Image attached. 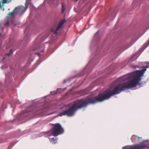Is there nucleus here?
Masks as SVG:
<instances>
[{"instance_id": "f257e3e1", "label": "nucleus", "mask_w": 149, "mask_h": 149, "mask_svg": "<svg viewBox=\"0 0 149 149\" xmlns=\"http://www.w3.org/2000/svg\"><path fill=\"white\" fill-rule=\"evenodd\" d=\"M118 80L121 82H124L118 84L112 91L107 89L103 93H99L97 96L94 97L88 96L85 98L74 102L70 107L60 113L59 116H62L66 115L69 117L72 116L79 109L86 107L89 104H94L98 102H102L109 99L113 95L118 94L123 91L128 89V74L119 77Z\"/></svg>"}, {"instance_id": "f03ea898", "label": "nucleus", "mask_w": 149, "mask_h": 149, "mask_svg": "<svg viewBox=\"0 0 149 149\" xmlns=\"http://www.w3.org/2000/svg\"><path fill=\"white\" fill-rule=\"evenodd\" d=\"M64 132V130L62 127L61 126L59 123H57L53 124V127L51 130L45 132V134L47 135L50 141L53 144H55L57 143V138L50 137L53 136H56L58 135L61 134Z\"/></svg>"}, {"instance_id": "7ed1b4c3", "label": "nucleus", "mask_w": 149, "mask_h": 149, "mask_svg": "<svg viewBox=\"0 0 149 149\" xmlns=\"http://www.w3.org/2000/svg\"><path fill=\"white\" fill-rule=\"evenodd\" d=\"M28 2V1L26 0L25 7L22 5L16 7L13 10V12L10 13L8 14V17L13 18L15 17V15L17 14L22 15L23 14L28 8V6L27 5Z\"/></svg>"}, {"instance_id": "20e7f679", "label": "nucleus", "mask_w": 149, "mask_h": 149, "mask_svg": "<svg viewBox=\"0 0 149 149\" xmlns=\"http://www.w3.org/2000/svg\"><path fill=\"white\" fill-rule=\"evenodd\" d=\"M65 21V19H63L59 22L56 30L54 31V33L56 35L58 33L57 31L61 28L62 26L64 24Z\"/></svg>"}, {"instance_id": "39448f33", "label": "nucleus", "mask_w": 149, "mask_h": 149, "mask_svg": "<svg viewBox=\"0 0 149 149\" xmlns=\"http://www.w3.org/2000/svg\"><path fill=\"white\" fill-rule=\"evenodd\" d=\"M62 89L61 88H58L56 91H51V92L50 93L52 94L53 95H54L55 94L57 93L58 92L59 93V91H61Z\"/></svg>"}, {"instance_id": "423d86ee", "label": "nucleus", "mask_w": 149, "mask_h": 149, "mask_svg": "<svg viewBox=\"0 0 149 149\" xmlns=\"http://www.w3.org/2000/svg\"><path fill=\"white\" fill-rule=\"evenodd\" d=\"M62 5V11L61 13H63L64 11L66 8V6L63 3H61Z\"/></svg>"}, {"instance_id": "0eeeda50", "label": "nucleus", "mask_w": 149, "mask_h": 149, "mask_svg": "<svg viewBox=\"0 0 149 149\" xmlns=\"http://www.w3.org/2000/svg\"><path fill=\"white\" fill-rule=\"evenodd\" d=\"M149 45V40L148 41V42L146 43H145L143 44V50H144Z\"/></svg>"}, {"instance_id": "6e6552de", "label": "nucleus", "mask_w": 149, "mask_h": 149, "mask_svg": "<svg viewBox=\"0 0 149 149\" xmlns=\"http://www.w3.org/2000/svg\"><path fill=\"white\" fill-rule=\"evenodd\" d=\"M137 136H136L135 135H132L131 138V139L132 140V142H133L137 138Z\"/></svg>"}, {"instance_id": "1a4fd4ad", "label": "nucleus", "mask_w": 149, "mask_h": 149, "mask_svg": "<svg viewBox=\"0 0 149 149\" xmlns=\"http://www.w3.org/2000/svg\"><path fill=\"white\" fill-rule=\"evenodd\" d=\"M24 40L26 41H29L30 40V37L27 35L25 36L24 38Z\"/></svg>"}, {"instance_id": "9d476101", "label": "nucleus", "mask_w": 149, "mask_h": 149, "mask_svg": "<svg viewBox=\"0 0 149 149\" xmlns=\"http://www.w3.org/2000/svg\"><path fill=\"white\" fill-rule=\"evenodd\" d=\"M9 18L11 19V21L13 24H14V25H16L17 24V23L13 19L14 18H11L10 17H9Z\"/></svg>"}, {"instance_id": "9b49d317", "label": "nucleus", "mask_w": 149, "mask_h": 149, "mask_svg": "<svg viewBox=\"0 0 149 149\" xmlns=\"http://www.w3.org/2000/svg\"><path fill=\"white\" fill-rule=\"evenodd\" d=\"M8 66L7 64H5L3 65L1 67V68L3 70L4 69L6 68H8Z\"/></svg>"}, {"instance_id": "f8f14e48", "label": "nucleus", "mask_w": 149, "mask_h": 149, "mask_svg": "<svg viewBox=\"0 0 149 149\" xmlns=\"http://www.w3.org/2000/svg\"><path fill=\"white\" fill-rule=\"evenodd\" d=\"M5 26L8 27L9 26V21L8 19H7V22L5 24Z\"/></svg>"}, {"instance_id": "ddd939ff", "label": "nucleus", "mask_w": 149, "mask_h": 149, "mask_svg": "<svg viewBox=\"0 0 149 149\" xmlns=\"http://www.w3.org/2000/svg\"><path fill=\"white\" fill-rule=\"evenodd\" d=\"M10 54H11L9 52L8 53H7L6 54V55L9 57L10 56Z\"/></svg>"}, {"instance_id": "4468645a", "label": "nucleus", "mask_w": 149, "mask_h": 149, "mask_svg": "<svg viewBox=\"0 0 149 149\" xmlns=\"http://www.w3.org/2000/svg\"><path fill=\"white\" fill-rule=\"evenodd\" d=\"M13 50L12 49H10V51L9 52V53L11 54H12L13 53Z\"/></svg>"}, {"instance_id": "2eb2a0df", "label": "nucleus", "mask_w": 149, "mask_h": 149, "mask_svg": "<svg viewBox=\"0 0 149 149\" xmlns=\"http://www.w3.org/2000/svg\"><path fill=\"white\" fill-rule=\"evenodd\" d=\"M99 33V31H97L96 33L95 34V36L97 34H98Z\"/></svg>"}, {"instance_id": "dca6fc26", "label": "nucleus", "mask_w": 149, "mask_h": 149, "mask_svg": "<svg viewBox=\"0 0 149 149\" xmlns=\"http://www.w3.org/2000/svg\"><path fill=\"white\" fill-rule=\"evenodd\" d=\"M32 110H27H27H26V112H30L31 111H32Z\"/></svg>"}, {"instance_id": "f3484780", "label": "nucleus", "mask_w": 149, "mask_h": 149, "mask_svg": "<svg viewBox=\"0 0 149 149\" xmlns=\"http://www.w3.org/2000/svg\"><path fill=\"white\" fill-rule=\"evenodd\" d=\"M35 54H38L39 55H40V54L38 52H36V53H35Z\"/></svg>"}, {"instance_id": "a211bd4d", "label": "nucleus", "mask_w": 149, "mask_h": 149, "mask_svg": "<svg viewBox=\"0 0 149 149\" xmlns=\"http://www.w3.org/2000/svg\"><path fill=\"white\" fill-rule=\"evenodd\" d=\"M0 29L1 31H2L4 29V28L3 27H1Z\"/></svg>"}, {"instance_id": "6ab92c4d", "label": "nucleus", "mask_w": 149, "mask_h": 149, "mask_svg": "<svg viewBox=\"0 0 149 149\" xmlns=\"http://www.w3.org/2000/svg\"><path fill=\"white\" fill-rule=\"evenodd\" d=\"M33 107V106H30L28 108V109H29L31 108L32 107Z\"/></svg>"}, {"instance_id": "aec40b11", "label": "nucleus", "mask_w": 149, "mask_h": 149, "mask_svg": "<svg viewBox=\"0 0 149 149\" xmlns=\"http://www.w3.org/2000/svg\"><path fill=\"white\" fill-rule=\"evenodd\" d=\"M126 147V146H124L123 147V149H125Z\"/></svg>"}, {"instance_id": "412c9836", "label": "nucleus", "mask_w": 149, "mask_h": 149, "mask_svg": "<svg viewBox=\"0 0 149 149\" xmlns=\"http://www.w3.org/2000/svg\"><path fill=\"white\" fill-rule=\"evenodd\" d=\"M66 80H65L64 81L63 83H66Z\"/></svg>"}, {"instance_id": "4be33fe9", "label": "nucleus", "mask_w": 149, "mask_h": 149, "mask_svg": "<svg viewBox=\"0 0 149 149\" xmlns=\"http://www.w3.org/2000/svg\"><path fill=\"white\" fill-rule=\"evenodd\" d=\"M135 42V41L129 47H130V46H131L134 43V42Z\"/></svg>"}, {"instance_id": "5701e85b", "label": "nucleus", "mask_w": 149, "mask_h": 149, "mask_svg": "<svg viewBox=\"0 0 149 149\" xmlns=\"http://www.w3.org/2000/svg\"><path fill=\"white\" fill-rule=\"evenodd\" d=\"M138 139H139L140 138H142V137H138Z\"/></svg>"}, {"instance_id": "b1692460", "label": "nucleus", "mask_w": 149, "mask_h": 149, "mask_svg": "<svg viewBox=\"0 0 149 149\" xmlns=\"http://www.w3.org/2000/svg\"><path fill=\"white\" fill-rule=\"evenodd\" d=\"M1 33L0 32V36H1Z\"/></svg>"}, {"instance_id": "393cba45", "label": "nucleus", "mask_w": 149, "mask_h": 149, "mask_svg": "<svg viewBox=\"0 0 149 149\" xmlns=\"http://www.w3.org/2000/svg\"><path fill=\"white\" fill-rule=\"evenodd\" d=\"M74 1H77L78 0H74Z\"/></svg>"}, {"instance_id": "a878e982", "label": "nucleus", "mask_w": 149, "mask_h": 149, "mask_svg": "<svg viewBox=\"0 0 149 149\" xmlns=\"http://www.w3.org/2000/svg\"><path fill=\"white\" fill-rule=\"evenodd\" d=\"M63 109V108H62L61 109Z\"/></svg>"}, {"instance_id": "bb28decb", "label": "nucleus", "mask_w": 149, "mask_h": 149, "mask_svg": "<svg viewBox=\"0 0 149 149\" xmlns=\"http://www.w3.org/2000/svg\"><path fill=\"white\" fill-rule=\"evenodd\" d=\"M1 23H0V25H1Z\"/></svg>"}]
</instances>
